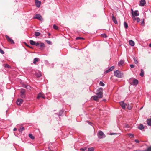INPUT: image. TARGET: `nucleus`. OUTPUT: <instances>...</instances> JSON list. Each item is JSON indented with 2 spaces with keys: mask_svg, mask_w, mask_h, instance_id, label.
<instances>
[{
  "mask_svg": "<svg viewBox=\"0 0 151 151\" xmlns=\"http://www.w3.org/2000/svg\"><path fill=\"white\" fill-rule=\"evenodd\" d=\"M116 134V133H110V135H114V134Z\"/></svg>",
  "mask_w": 151,
  "mask_h": 151,
  "instance_id": "nucleus-53",
  "label": "nucleus"
},
{
  "mask_svg": "<svg viewBox=\"0 0 151 151\" xmlns=\"http://www.w3.org/2000/svg\"><path fill=\"white\" fill-rule=\"evenodd\" d=\"M35 3L37 7H40L41 4V1H39L38 0H35Z\"/></svg>",
  "mask_w": 151,
  "mask_h": 151,
  "instance_id": "nucleus-12",
  "label": "nucleus"
},
{
  "mask_svg": "<svg viewBox=\"0 0 151 151\" xmlns=\"http://www.w3.org/2000/svg\"><path fill=\"white\" fill-rule=\"evenodd\" d=\"M0 53L2 54H4V51L0 48Z\"/></svg>",
  "mask_w": 151,
  "mask_h": 151,
  "instance_id": "nucleus-40",
  "label": "nucleus"
},
{
  "mask_svg": "<svg viewBox=\"0 0 151 151\" xmlns=\"http://www.w3.org/2000/svg\"><path fill=\"white\" fill-rule=\"evenodd\" d=\"M127 135L128 136H129V137H130L131 138H133L134 137V135L133 134H131V133H128V134H127Z\"/></svg>",
  "mask_w": 151,
  "mask_h": 151,
  "instance_id": "nucleus-21",
  "label": "nucleus"
},
{
  "mask_svg": "<svg viewBox=\"0 0 151 151\" xmlns=\"http://www.w3.org/2000/svg\"><path fill=\"white\" fill-rule=\"evenodd\" d=\"M103 89L102 88H99L97 90L96 95L99 98H101L103 97Z\"/></svg>",
  "mask_w": 151,
  "mask_h": 151,
  "instance_id": "nucleus-1",
  "label": "nucleus"
},
{
  "mask_svg": "<svg viewBox=\"0 0 151 151\" xmlns=\"http://www.w3.org/2000/svg\"><path fill=\"white\" fill-rule=\"evenodd\" d=\"M23 102V100L18 99L17 101V104L18 105H20Z\"/></svg>",
  "mask_w": 151,
  "mask_h": 151,
  "instance_id": "nucleus-13",
  "label": "nucleus"
},
{
  "mask_svg": "<svg viewBox=\"0 0 151 151\" xmlns=\"http://www.w3.org/2000/svg\"><path fill=\"white\" fill-rule=\"evenodd\" d=\"M98 137L99 139H102L105 137V136L103 132L101 131H100L98 132L97 134Z\"/></svg>",
  "mask_w": 151,
  "mask_h": 151,
  "instance_id": "nucleus-5",
  "label": "nucleus"
},
{
  "mask_svg": "<svg viewBox=\"0 0 151 151\" xmlns=\"http://www.w3.org/2000/svg\"><path fill=\"white\" fill-rule=\"evenodd\" d=\"M128 109H129V110H130V109H129V108H128Z\"/></svg>",
  "mask_w": 151,
  "mask_h": 151,
  "instance_id": "nucleus-58",
  "label": "nucleus"
},
{
  "mask_svg": "<svg viewBox=\"0 0 151 151\" xmlns=\"http://www.w3.org/2000/svg\"><path fill=\"white\" fill-rule=\"evenodd\" d=\"M101 36L104 37L106 38L107 36H106L105 34H101Z\"/></svg>",
  "mask_w": 151,
  "mask_h": 151,
  "instance_id": "nucleus-39",
  "label": "nucleus"
},
{
  "mask_svg": "<svg viewBox=\"0 0 151 151\" xmlns=\"http://www.w3.org/2000/svg\"><path fill=\"white\" fill-rule=\"evenodd\" d=\"M112 18L113 22L116 24H117V21L113 14L112 15Z\"/></svg>",
  "mask_w": 151,
  "mask_h": 151,
  "instance_id": "nucleus-15",
  "label": "nucleus"
},
{
  "mask_svg": "<svg viewBox=\"0 0 151 151\" xmlns=\"http://www.w3.org/2000/svg\"><path fill=\"white\" fill-rule=\"evenodd\" d=\"M110 71L109 70V69L107 70H106L105 72L104 73H108Z\"/></svg>",
  "mask_w": 151,
  "mask_h": 151,
  "instance_id": "nucleus-48",
  "label": "nucleus"
},
{
  "mask_svg": "<svg viewBox=\"0 0 151 151\" xmlns=\"http://www.w3.org/2000/svg\"><path fill=\"white\" fill-rule=\"evenodd\" d=\"M137 21V22H139L140 21V19L138 17H137L136 19V20Z\"/></svg>",
  "mask_w": 151,
  "mask_h": 151,
  "instance_id": "nucleus-44",
  "label": "nucleus"
},
{
  "mask_svg": "<svg viewBox=\"0 0 151 151\" xmlns=\"http://www.w3.org/2000/svg\"><path fill=\"white\" fill-rule=\"evenodd\" d=\"M4 66L6 68H11V66L7 64H4Z\"/></svg>",
  "mask_w": 151,
  "mask_h": 151,
  "instance_id": "nucleus-25",
  "label": "nucleus"
},
{
  "mask_svg": "<svg viewBox=\"0 0 151 151\" xmlns=\"http://www.w3.org/2000/svg\"><path fill=\"white\" fill-rule=\"evenodd\" d=\"M17 130V129H16V128H14V129H13V131H16Z\"/></svg>",
  "mask_w": 151,
  "mask_h": 151,
  "instance_id": "nucleus-51",
  "label": "nucleus"
},
{
  "mask_svg": "<svg viewBox=\"0 0 151 151\" xmlns=\"http://www.w3.org/2000/svg\"><path fill=\"white\" fill-rule=\"evenodd\" d=\"M53 28L54 29L56 30H58V27L57 26L55 25H53Z\"/></svg>",
  "mask_w": 151,
  "mask_h": 151,
  "instance_id": "nucleus-36",
  "label": "nucleus"
},
{
  "mask_svg": "<svg viewBox=\"0 0 151 151\" xmlns=\"http://www.w3.org/2000/svg\"><path fill=\"white\" fill-rule=\"evenodd\" d=\"M34 19H37L39 20L42 21L43 20L41 16L39 14H36L34 17Z\"/></svg>",
  "mask_w": 151,
  "mask_h": 151,
  "instance_id": "nucleus-6",
  "label": "nucleus"
},
{
  "mask_svg": "<svg viewBox=\"0 0 151 151\" xmlns=\"http://www.w3.org/2000/svg\"><path fill=\"white\" fill-rule=\"evenodd\" d=\"M133 60H134V63L135 64H137L138 63L137 60L135 58H133Z\"/></svg>",
  "mask_w": 151,
  "mask_h": 151,
  "instance_id": "nucleus-37",
  "label": "nucleus"
},
{
  "mask_svg": "<svg viewBox=\"0 0 151 151\" xmlns=\"http://www.w3.org/2000/svg\"><path fill=\"white\" fill-rule=\"evenodd\" d=\"M36 75L38 77H40L41 76V74L40 72H39V73H36Z\"/></svg>",
  "mask_w": 151,
  "mask_h": 151,
  "instance_id": "nucleus-33",
  "label": "nucleus"
},
{
  "mask_svg": "<svg viewBox=\"0 0 151 151\" xmlns=\"http://www.w3.org/2000/svg\"><path fill=\"white\" fill-rule=\"evenodd\" d=\"M146 4L145 0H141L140 1L139 6H144Z\"/></svg>",
  "mask_w": 151,
  "mask_h": 151,
  "instance_id": "nucleus-14",
  "label": "nucleus"
},
{
  "mask_svg": "<svg viewBox=\"0 0 151 151\" xmlns=\"http://www.w3.org/2000/svg\"><path fill=\"white\" fill-rule=\"evenodd\" d=\"M24 129V127H22L19 129V131L22 133V132Z\"/></svg>",
  "mask_w": 151,
  "mask_h": 151,
  "instance_id": "nucleus-26",
  "label": "nucleus"
},
{
  "mask_svg": "<svg viewBox=\"0 0 151 151\" xmlns=\"http://www.w3.org/2000/svg\"><path fill=\"white\" fill-rule=\"evenodd\" d=\"M30 87V86H29V85H27V86H26L25 87V88H27V89H28Z\"/></svg>",
  "mask_w": 151,
  "mask_h": 151,
  "instance_id": "nucleus-47",
  "label": "nucleus"
},
{
  "mask_svg": "<svg viewBox=\"0 0 151 151\" xmlns=\"http://www.w3.org/2000/svg\"><path fill=\"white\" fill-rule=\"evenodd\" d=\"M29 137L32 139H35V137L33 135L31 134H30L29 135Z\"/></svg>",
  "mask_w": 151,
  "mask_h": 151,
  "instance_id": "nucleus-29",
  "label": "nucleus"
},
{
  "mask_svg": "<svg viewBox=\"0 0 151 151\" xmlns=\"http://www.w3.org/2000/svg\"><path fill=\"white\" fill-rule=\"evenodd\" d=\"M132 16H137L139 15V13L138 10H135L133 12H132Z\"/></svg>",
  "mask_w": 151,
  "mask_h": 151,
  "instance_id": "nucleus-11",
  "label": "nucleus"
},
{
  "mask_svg": "<svg viewBox=\"0 0 151 151\" xmlns=\"http://www.w3.org/2000/svg\"><path fill=\"white\" fill-rule=\"evenodd\" d=\"M94 149L93 147H90L89 148L88 150V151H94Z\"/></svg>",
  "mask_w": 151,
  "mask_h": 151,
  "instance_id": "nucleus-30",
  "label": "nucleus"
},
{
  "mask_svg": "<svg viewBox=\"0 0 151 151\" xmlns=\"http://www.w3.org/2000/svg\"><path fill=\"white\" fill-rule=\"evenodd\" d=\"M130 67L132 68H133L134 67V65L133 64H131L130 65Z\"/></svg>",
  "mask_w": 151,
  "mask_h": 151,
  "instance_id": "nucleus-46",
  "label": "nucleus"
},
{
  "mask_svg": "<svg viewBox=\"0 0 151 151\" xmlns=\"http://www.w3.org/2000/svg\"><path fill=\"white\" fill-rule=\"evenodd\" d=\"M5 37L7 39V41L8 42H9L11 44H14V42L13 40L12 39L10 38L9 36H8L7 35H6Z\"/></svg>",
  "mask_w": 151,
  "mask_h": 151,
  "instance_id": "nucleus-7",
  "label": "nucleus"
},
{
  "mask_svg": "<svg viewBox=\"0 0 151 151\" xmlns=\"http://www.w3.org/2000/svg\"><path fill=\"white\" fill-rule=\"evenodd\" d=\"M135 16H132V17L133 19V20L134 21L135 20H136L137 17H135Z\"/></svg>",
  "mask_w": 151,
  "mask_h": 151,
  "instance_id": "nucleus-43",
  "label": "nucleus"
},
{
  "mask_svg": "<svg viewBox=\"0 0 151 151\" xmlns=\"http://www.w3.org/2000/svg\"><path fill=\"white\" fill-rule=\"evenodd\" d=\"M25 45H26V46H27V47L31 49H33V47H32L29 46V45H27L26 43H25Z\"/></svg>",
  "mask_w": 151,
  "mask_h": 151,
  "instance_id": "nucleus-45",
  "label": "nucleus"
},
{
  "mask_svg": "<svg viewBox=\"0 0 151 151\" xmlns=\"http://www.w3.org/2000/svg\"><path fill=\"white\" fill-rule=\"evenodd\" d=\"M122 108L123 109H125L126 108V106L127 105V104L125 103L124 101H121L119 102Z\"/></svg>",
  "mask_w": 151,
  "mask_h": 151,
  "instance_id": "nucleus-8",
  "label": "nucleus"
},
{
  "mask_svg": "<svg viewBox=\"0 0 151 151\" xmlns=\"http://www.w3.org/2000/svg\"><path fill=\"white\" fill-rule=\"evenodd\" d=\"M131 11L132 12H134V11H133V9H131Z\"/></svg>",
  "mask_w": 151,
  "mask_h": 151,
  "instance_id": "nucleus-55",
  "label": "nucleus"
},
{
  "mask_svg": "<svg viewBox=\"0 0 151 151\" xmlns=\"http://www.w3.org/2000/svg\"><path fill=\"white\" fill-rule=\"evenodd\" d=\"M114 68V66H112L109 69V71H111L113 70Z\"/></svg>",
  "mask_w": 151,
  "mask_h": 151,
  "instance_id": "nucleus-35",
  "label": "nucleus"
},
{
  "mask_svg": "<svg viewBox=\"0 0 151 151\" xmlns=\"http://www.w3.org/2000/svg\"><path fill=\"white\" fill-rule=\"evenodd\" d=\"M40 97H42L43 99H45V97L44 96H43V94L41 93H40L38 95L37 98L39 99Z\"/></svg>",
  "mask_w": 151,
  "mask_h": 151,
  "instance_id": "nucleus-16",
  "label": "nucleus"
},
{
  "mask_svg": "<svg viewBox=\"0 0 151 151\" xmlns=\"http://www.w3.org/2000/svg\"><path fill=\"white\" fill-rule=\"evenodd\" d=\"M26 90L24 89H22L20 91V96L22 98L26 97Z\"/></svg>",
  "mask_w": 151,
  "mask_h": 151,
  "instance_id": "nucleus-4",
  "label": "nucleus"
},
{
  "mask_svg": "<svg viewBox=\"0 0 151 151\" xmlns=\"http://www.w3.org/2000/svg\"><path fill=\"white\" fill-rule=\"evenodd\" d=\"M124 25L125 28L126 29H127V28H128V25L127 24V23H126L125 22H124Z\"/></svg>",
  "mask_w": 151,
  "mask_h": 151,
  "instance_id": "nucleus-27",
  "label": "nucleus"
},
{
  "mask_svg": "<svg viewBox=\"0 0 151 151\" xmlns=\"http://www.w3.org/2000/svg\"><path fill=\"white\" fill-rule=\"evenodd\" d=\"M137 151H140V150H137Z\"/></svg>",
  "mask_w": 151,
  "mask_h": 151,
  "instance_id": "nucleus-59",
  "label": "nucleus"
},
{
  "mask_svg": "<svg viewBox=\"0 0 151 151\" xmlns=\"http://www.w3.org/2000/svg\"><path fill=\"white\" fill-rule=\"evenodd\" d=\"M35 35L36 36H38L40 35V33L38 32H36L35 33Z\"/></svg>",
  "mask_w": 151,
  "mask_h": 151,
  "instance_id": "nucleus-31",
  "label": "nucleus"
},
{
  "mask_svg": "<svg viewBox=\"0 0 151 151\" xmlns=\"http://www.w3.org/2000/svg\"><path fill=\"white\" fill-rule=\"evenodd\" d=\"M129 45L132 46H134L135 45L134 42L133 40H129Z\"/></svg>",
  "mask_w": 151,
  "mask_h": 151,
  "instance_id": "nucleus-18",
  "label": "nucleus"
},
{
  "mask_svg": "<svg viewBox=\"0 0 151 151\" xmlns=\"http://www.w3.org/2000/svg\"><path fill=\"white\" fill-rule=\"evenodd\" d=\"M63 111H64L63 110H60L59 113V114H58V116H62V114L63 113Z\"/></svg>",
  "mask_w": 151,
  "mask_h": 151,
  "instance_id": "nucleus-28",
  "label": "nucleus"
},
{
  "mask_svg": "<svg viewBox=\"0 0 151 151\" xmlns=\"http://www.w3.org/2000/svg\"><path fill=\"white\" fill-rule=\"evenodd\" d=\"M87 149V148L86 147H84V148H81L80 150L82 151H85Z\"/></svg>",
  "mask_w": 151,
  "mask_h": 151,
  "instance_id": "nucleus-38",
  "label": "nucleus"
},
{
  "mask_svg": "<svg viewBox=\"0 0 151 151\" xmlns=\"http://www.w3.org/2000/svg\"><path fill=\"white\" fill-rule=\"evenodd\" d=\"M114 74L115 76L118 78H122L123 76L122 73L118 70L114 71Z\"/></svg>",
  "mask_w": 151,
  "mask_h": 151,
  "instance_id": "nucleus-2",
  "label": "nucleus"
},
{
  "mask_svg": "<svg viewBox=\"0 0 151 151\" xmlns=\"http://www.w3.org/2000/svg\"><path fill=\"white\" fill-rule=\"evenodd\" d=\"M142 107H141V109H142Z\"/></svg>",
  "mask_w": 151,
  "mask_h": 151,
  "instance_id": "nucleus-57",
  "label": "nucleus"
},
{
  "mask_svg": "<svg viewBox=\"0 0 151 151\" xmlns=\"http://www.w3.org/2000/svg\"><path fill=\"white\" fill-rule=\"evenodd\" d=\"M37 46L40 49L45 47V44L43 43H38V45Z\"/></svg>",
  "mask_w": 151,
  "mask_h": 151,
  "instance_id": "nucleus-10",
  "label": "nucleus"
},
{
  "mask_svg": "<svg viewBox=\"0 0 151 151\" xmlns=\"http://www.w3.org/2000/svg\"><path fill=\"white\" fill-rule=\"evenodd\" d=\"M46 42L49 44L50 45L51 44V42L50 41H49L47 40H46Z\"/></svg>",
  "mask_w": 151,
  "mask_h": 151,
  "instance_id": "nucleus-42",
  "label": "nucleus"
},
{
  "mask_svg": "<svg viewBox=\"0 0 151 151\" xmlns=\"http://www.w3.org/2000/svg\"><path fill=\"white\" fill-rule=\"evenodd\" d=\"M39 60V59L38 58H35L33 60V63L34 64H35L36 63V62L38 61Z\"/></svg>",
  "mask_w": 151,
  "mask_h": 151,
  "instance_id": "nucleus-23",
  "label": "nucleus"
},
{
  "mask_svg": "<svg viewBox=\"0 0 151 151\" xmlns=\"http://www.w3.org/2000/svg\"><path fill=\"white\" fill-rule=\"evenodd\" d=\"M129 82L131 85L136 86L138 83V81L137 79H134L132 78L130 79Z\"/></svg>",
  "mask_w": 151,
  "mask_h": 151,
  "instance_id": "nucleus-3",
  "label": "nucleus"
},
{
  "mask_svg": "<svg viewBox=\"0 0 151 151\" xmlns=\"http://www.w3.org/2000/svg\"><path fill=\"white\" fill-rule=\"evenodd\" d=\"M141 25H144V21H143L141 22Z\"/></svg>",
  "mask_w": 151,
  "mask_h": 151,
  "instance_id": "nucleus-49",
  "label": "nucleus"
},
{
  "mask_svg": "<svg viewBox=\"0 0 151 151\" xmlns=\"http://www.w3.org/2000/svg\"><path fill=\"white\" fill-rule=\"evenodd\" d=\"M149 46L150 47H151V43L149 44Z\"/></svg>",
  "mask_w": 151,
  "mask_h": 151,
  "instance_id": "nucleus-54",
  "label": "nucleus"
},
{
  "mask_svg": "<svg viewBox=\"0 0 151 151\" xmlns=\"http://www.w3.org/2000/svg\"><path fill=\"white\" fill-rule=\"evenodd\" d=\"M124 63V61L123 60H120L118 63V65L119 66H121Z\"/></svg>",
  "mask_w": 151,
  "mask_h": 151,
  "instance_id": "nucleus-17",
  "label": "nucleus"
},
{
  "mask_svg": "<svg viewBox=\"0 0 151 151\" xmlns=\"http://www.w3.org/2000/svg\"><path fill=\"white\" fill-rule=\"evenodd\" d=\"M76 39L77 40H79V39L84 40V38L83 37H78L76 38Z\"/></svg>",
  "mask_w": 151,
  "mask_h": 151,
  "instance_id": "nucleus-41",
  "label": "nucleus"
},
{
  "mask_svg": "<svg viewBox=\"0 0 151 151\" xmlns=\"http://www.w3.org/2000/svg\"><path fill=\"white\" fill-rule=\"evenodd\" d=\"M92 97L93 99L95 101H97L99 100V99L97 96H92Z\"/></svg>",
  "mask_w": 151,
  "mask_h": 151,
  "instance_id": "nucleus-22",
  "label": "nucleus"
},
{
  "mask_svg": "<svg viewBox=\"0 0 151 151\" xmlns=\"http://www.w3.org/2000/svg\"><path fill=\"white\" fill-rule=\"evenodd\" d=\"M141 71L140 73V75L141 77H143L144 76V71L142 69H141Z\"/></svg>",
  "mask_w": 151,
  "mask_h": 151,
  "instance_id": "nucleus-24",
  "label": "nucleus"
},
{
  "mask_svg": "<svg viewBox=\"0 0 151 151\" xmlns=\"http://www.w3.org/2000/svg\"><path fill=\"white\" fill-rule=\"evenodd\" d=\"M30 43L32 45H35L36 46L38 45V42H35L32 40H30L29 41Z\"/></svg>",
  "mask_w": 151,
  "mask_h": 151,
  "instance_id": "nucleus-9",
  "label": "nucleus"
},
{
  "mask_svg": "<svg viewBox=\"0 0 151 151\" xmlns=\"http://www.w3.org/2000/svg\"><path fill=\"white\" fill-rule=\"evenodd\" d=\"M147 122L148 126H151V119H147Z\"/></svg>",
  "mask_w": 151,
  "mask_h": 151,
  "instance_id": "nucleus-20",
  "label": "nucleus"
},
{
  "mask_svg": "<svg viewBox=\"0 0 151 151\" xmlns=\"http://www.w3.org/2000/svg\"><path fill=\"white\" fill-rule=\"evenodd\" d=\"M142 151H151V147H148L146 150H142Z\"/></svg>",
  "mask_w": 151,
  "mask_h": 151,
  "instance_id": "nucleus-32",
  "label": "nucleus"
},
{
  "mask_svg": "<svg viewBox=\"0 0 151 151\" xmlns=\"http://www.w3.org/2000/svg\"><path fill=\"white\" fill-rule=\"evenodd\" d=\"M87 122H88V124H91V123L88 121H87Z\"/></svg>",
  "mask_w": 151,
  "mask_h": 151,
  "instance_id": "nucleus-52",
  "label": "nucleus"
},
{
  "mask_svg": "<svg viewBox=\"0 0 151 151\" xmlns=\"http://www.w3.org/2000/svg\"><path fill=\"white\" fill-rule=\"evenodd\" d=\"M50 33H48V36H50Z\"/></svg>",
  "mask_w": 151,
  "mask_h": 151,
  "instance_id": "nucleus-56",
  "label": "nucleus"
},
{
  "mask_svg": "<svg viewBox=\"0 0 151 151\" xmlns=\"http://www.w3.org/2000/svg\"><path fill=\"white\" fill-rule=\"evenodd\" d=\"M99 85L102 86H104L105 85L101 81H100L99 83Z\"/></svg>",
  "mask_w": 151,
  "mask_h": 151,
  "instance_id": "nucleus-34",
  "label": "nucleus"
},
{
  "mask_svg": "<svg viewBox=\"0 0 151 151\" xmlns=\"http://www.w3.org/2000/svg\"><path fill=\"white\" fill-rule=\"evenodd\" d=\"M138 128L139 129L142 130L144 129V127L143 126V125L142 124H140L138 126Z\"/></svg>",
  "mask_w": 151,
  "mask_h": 151,
  "instance_id": "nucleus-19",
  "label": "nucleus"
},
{
  "mask_svg": "<svg viewBox=\"0 0 151 151\" xmlns=\"http://www.w3.org/2000/svg\"><path fill=\"white\" fill-rule=\"evenodd\" d=\"M135 142H136V143H138L139 142V140H137V139H136L135 140Z\"/></svg>",
  "mask_w": 151,
  "mask_h": 151,
  "instance_id": "nucleus-50",
  "label": "nucleus"
}]
</instances>
